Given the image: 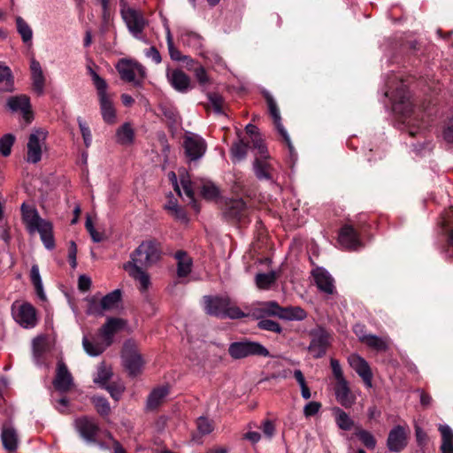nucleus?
Instances as JSON below:
<instances>
[{
    "label": "nucleus",
    "mask_w": 453,
    "mask_h": 453,
    "mask_svg": "<svg viewBox=\"0 0 453 453\" xmlns=\"http://www.w3.org/2000/svg\"><path fill=\"white\" fill-rule=\"evenodd\" d=\"M160 255L159 244L153 240H147L130 254V260L124 264V270L138 282L142 292L146 291L150 285V275L144 269L157 262Z\"/></svg>",
    "instance_id": "obj_1"
},
{
    "label": "nucleus",
    "mask_w": 453,
    "mask_h": 453,
    "mask_svg": "<svg viewBox=\"0 0 453 453\" xmlns=\"http://www.w3.org/2000/svg\"><path fill=\"white\" fill-rule=\"evenodd\" d=\"M20 210L22 221L28 234L34 235L38 233L44 247L50 250H53L55 248V239L52 223L41 218L38 211L33 205L24 203Z\"/></svg>",
    "instance_id": "obj_2"
},
{
    "label": "nucleus",
    "mask_w": 453,
    "mask_h": 453,
    "mask_svg": "<svg viewBox=\"0 0 453 453\" xmlns=\"http://www.w3.org/2000/svg\"><path fill=\"white\" fill-rule=\"evenodd\" d=\"M206 313L219 318H229L232 319L245 317V313L235 304L232 303L228 297L205 296Z\"/></svg>",
    "instance_id": "obj_3"
},
{
    "label": "nucleus",
    "mask_w": 453,
    "mask_h": 453,
    "mask_svg": "<svg viewBox=\"0 0 453 453\" xmlns=\"http://www.w3.org/2000/svg\"><path fill=\"white\" fill-rule=\"evenodd\" d=\"M119 1L120 16L127 30L134 37L141 39L143 30L148 26V21L143 13L140 10L130 6L127 0Z\"/></svg>",
    "instance_id": "obj_4"
},
{
    "label": "nucleus",
    "mask_w": 453,
    "mask_h": 453,
    "mask_svg": "<svg viewBox=\"0 0 453 453\" xmlns=\"http://www.w3.org/2000/svg\"><path fill=\"white\" fill-rule=\"evenodd\" d=\"M229 355L234 359L250 356L269 357V350L261 343L252 341L235 342L229 345Z\"/></svg>",
    "instance_id": "obj_5"
},
{
    "label": "nucleus",
    "mask_w": 453,
    "mask_h": 453,
    "mask_svg": "<svg viewBox=\"0 0 453 453\" xmlns=\"http://www.w3.org/2000/svg\"><path fill=\"white\" fill-rule=\"evenodd\" d=\"M255 160L253 170L258 180H271L272 165L268 161L269 155L266 147L260 139L253 141Z\"/></svg>",
    "instance_id": "obj_6"
},
{
    "label": "nucleus",
    "mask_w": 453,
    "mask_h": 453,
    "mask_svg": "<svg viewBox=\"0 0 453 453\" xmlns=\"http://www.w3.org/2000/svg\"><path fill=\"white\" fill-rule=\"evenodd\" d=\"M122 362L128 374L134 377L142 371L144 361L133 341H127L122 350Z\"/></svg>",
    "instance_id": "obj_7"
},
{
    "label": "nucleus",
    "mask_w": 453,
    "mask_h": 453,
    "mask_svg": "<svg viewBox=\"0 0 453 453\" xmlns=\"http://www.w3.org/2000/svg\"><path fill=\"white\" fill-rule=\"evenodd\" d=\"M48 132L43 129L34 130L27 144V161L36 164L42 159L43 151L46 150V138Z\"/></svg>",
    "instance_id": "obj_8"
},
{
    "label": "nucleus",
    "mask_w": 453,
    "mask_h": 453,
    "mask_svg": "<svg viewBox=\"0 0 453 453\" xmlns=\"http://www.w3.org/2000/svg\"><path fill=\"white\" fill-rule=\"evenodd\" d=\"M116 69L120 78L127 82H133L135 86H141V81L146 75L145 68L139 63L122 58L117 65Z\"/></svg>",
    "instance_id": "obj_9"
},
{
    "label": "nucleus",
    "mask_w": 453,
    "mask_h": 453,
    "mask_svg": "<svg viewBox=\"0 0 453 453\" xmlns=\"http://www.w3.org/2000/svg\"><path fill=\"white\" fill-rule=\"evenodd\" d=\"M14 320L23 328L36 326L38 317L35 308L29 303H14L12 307Z\"/></svg>",
    "instance_id": "obj_10"
},
{
    "label": "nucleus",
    "mask_w": 453,
    "mask_h": 453,
    "mask_svg": "<svg viewBox=\"0 0 453 453\" xmlns=\"http://www.w3.org/2000/svg\"><path fill=\"white\" fill-rule=\"evenodd\" d=\"M183 146L186 156L190 160L201 158L206 151V142L200 135L188 133L185 135Z\"/></svg>",
    "instance_id": "obj_11"
},
{
    "label": "nucleus",
    "mask_w": 453,
    "mask_h": 453,
    "mask_svg": "<svg viewBox=\"0 0 453 453\" xmlns=\"http://www.w3.org/2000/svg\"><path fill=\"white\" fill-rule=\"evenodd\" d=\"M408 444L407 427L397 425L395 426L388 433L387 438V448L392 453H399L403 451Z\"/></svg>",
    "instance_id": "obj_12"
},
{
    "label": "nucleus",
    "mask_w": 453,
    "mask_h": 453,
    "mask_svg": "<svg viewBox=\"0 0 453 453\" xmlns=\"http://www.w3.org/2000/svg\"><path fill=\"white\" fill-rule=\"evenodd\" d=\"M386 96H390L393 102V110L403 116L409 115L412 111V104L410 101V96L404 85H401L395 91L392 93L387 91Z\"/></svg>",
    "instance_id": "obj_13"
},
{
    "label": "nucleus",
    "mask_w": 453,
    "mask_h": 453,
    "mask_svg": "<svg viewBox=\"0 0 453 453\" xmlns=\"http://www.w3.org/2000/svg\"><path fill=\"white\" fill-rule=\"evenodd\" d=\"M6 104L11 111L21 113L27 122L29 123L33 119L30 99L27 96L19 95L11 96L7 99Z\"/></svg>",
    "instance_id": "obj_14"
},
{
    "label": "nucleus",
    "mask_w": 453,
    "mask_h": 453,
    "mask_svg": "<svg viewBox=\"0 0 453 453\" xmlns=\"http://www.w3.org/2000/svg\"><path fill=\"white\" fill-rule=\"evenodd\" d=\"M349 366L362 378L367 388L372 386V372L367 361L358 354L353 353L349 356Z\"/></svg>",
    "instance_id": "obj_15"
},
{
    "label": "nucleus",
    "mask_w": 453,
    "mask_h": 453,
    "mask_svg": "<svg viewBox=\"0 0 453 453\" xmlns=\"http://www.w3.org/2000/svg\"><path fill=\"white\" fill-rule=\"evenodd\" d=\"M312 276L321 292L326 295H333L335 292L334 280L326 270L317 267L312 270Z\"/></svg>",
    "instance_id": "obj_16"
},
{
    "label": "nucleus",
    "mask_w": 453,
    "mask_h": 453,
    "mask_svg": "<svg viewBox=\"0 0 453 453\" xmlns=\"http://www.w3.org/2000/svg\"><path fill=\"white\" fill-rule=\"evenodd\" d=\"M127 325V321L119 318H109L105 324L100 329V336L106 346L113 342V336L119 331L122 330Z\"/></svg>",
    "instance_id": "obj_17"
},
{
    "label": "nucleus",
    "mask_w": 453,
    "mask_h": 453,
    "mask_svg": "<svg viewBox=\"0 0 453 453\" xmlns=\"http://www.w3.org/2000/svg\"><path fill=\"white\" fill-rule=\"evenodd\" d=\"M75 427L81 436L88 442H95L98 426L93 418L82 417L75 420Z\"/></svg>",
    "instance_id": "obj_18"
},
{
    "label": "nucleus",
    "mask_w": 453,
    "mask_h": 453,
    "mask_svg": "<svg viewBox=\"0 0 453 453\" xmlns=\"http://www.w3.org/2000/svg\"><path fill=\"white\" fill-rule=\"evenodd\" d=\"M53 385L58 391L62 393L67 392L73 386V376L62 361L58 363Z\"/></svg>",
    "instance_id": "obj_19"
},
{
    "label": "nucleus",
    "mask_w": 453,
    "mask_h": 453,
    "mask_svg": "<svg viewBox=\"0 0 453 453\" xmlns=\"http://www.w3.org/2000/svg\"><path fill=\"white\" fill-rule=\"evenodd\" d=\"M334 395L336 401L345 408H350L357 401V395L351 390L348 380L335 383Z\"/></svg>",
    "instance_id": "obj_20"
},
{
    "label": "nucleus",
    "mask_w": 453,
    "mask_h": 453,
    "mask_svg": "<svg viewBox=\"0 0 453 453\" xmlns=\"http://www.w3.org/2000/svg\"><path fill=\"white\" fill-rule=\"evenodd\" d=\"M166 76L175 90L185 93L190 88V79L183 71L180 69L168 71Z\"/></svg>",
    "instance_id": "obj_21"
},
{
    "label": "nucleus",
    "mask_w": 453,
    "mask_h": 453,
    "mask_svg": "<svg viewBox=\"0 0 453 453\" xmlns=\"http://www.w3.org/2000/svg\"><path fill=\"white\" fill-rule=\"evenodd\" d=\"M339 243L348 250H357L361 246L357 234L350 226H343L339 234Z\"/></svg>",
    "instance_id": "obj_22"
},
{
    "label": "nucleus",
    "mask_w": 453,
    "mask_h": 453,
    "mask_svg": "<svg viewBox=\"0 0 453 453\" xmlns=\"http://www.w3.org/2000/svg\"><path fill=\"white\" fill-rule=\"evenodd\" d=\"M265 99L268 104L269 112L273 119L274 125L278 132L281 134V136L286 140V142L290 146L289 137L286 129L283 127V125L281 124L280 111L278 109L275 100L268 93L265 94Z\"/></svg>",
    "instance_id": "obj_23"
},
{
    "label": "nucleus",
    "mask_w": 453,
    "mask_h": 453,
    "mask_svg": "<svg viewBox=\"0 0 453 453\" xmlns=\"http://www.w3.org/2000/svg\"><path fill=\"white\" fill-rule=\"evenodd\" d=\"M328 345L329 337L327 334L321 332L312 338L308 349L315 358H319L326 354Z\"/></svg>",
    "instance_id": "obj_24"
},
{
    "label": "nucleus",
    "mask_w": 453,
    "mask_h": 453,
    "mask_svg": "<svg viewBox=\"0 0 453 453\" xmlns=\"http://www.w3.org/2000/svg\"><path fill=\"white\" fill-rule=\"evenodd\" d=\"M2 442L5 449L14 451L18 447V435L16 430L9 424L2 427Z\"/></svg>",
    "instance_id": "obj_25"
},
{
    "label": "nucleus",
    "mask_w": 453,
    "mask_h": 453,
    "mask_svg": "<svg viewBox=\"0 0 453 453\" xmlns=\"http://www.w3.org/2000/svg\"><path fill=\"white\" fill-rule=\"evenodd\" d=\"M134 141V129L130 122H125L116 130V142L120 145L128 146Z\"/></svg>",
    "instance_id": "obj_26"
},
{
    "label": "nucleus",
    "mask_w": 453,
    "mask_h": 453,
    "mask_svg": "<svg viewBox=\"0 0 453 453\" xmlns=\"http://www.w3.org/2000/svg\"><path fill=\"white\" fill-rule=\"evenodd\" d=\"M169 394V388L167 386H161L154 388L149 395L147 399V408L154 410L157 408L166 399Z\"/></svg>",
    "instance_id": "obj_27"
},
{
    "label": "nucleus",
    "mask_w": 453,
    "mask_h": 453,
    "mask_svg": "<svg viewBox=\"0 0 453 453\" xmlns=\"http://www.w3.org/2000/svg\"><path fill=\"white\" fill-rule=\"evenodd\" d=\"M177 260V274L180 278L188 276L192 268V259L184 251H178L175 254Z\"/></svg>",
    "instance_id": "obj_28"
},
{
    "label": "nucleus",
    "mask_w": 453,
    "mask_h": 453,
    "mask_svg": "<svg viewBox=\"0 0 453 453\" xmlns=\"http://www.w3.org/2000/svg\"><path fill=\"white\" fill-rule=\"evenodd\" d=\"M31 72L33 79V86L35 90L39 94H42L44 88V76L38 61L33 59L31 61Z\"/></svg>",
    "instance_id": "obj_29"
},
{
    "label": "nucleus",
    "mask_w": 453,
    "mask_h": 453,
    "mask_svg": "<svg viewBox=\"0 0 453 453\" xmlns=\"http://www.w3.org/2000/svg\"><path fill=\"white\" fill-rule=\"evenodd\" d=\"M101 113L104 120L108 124H114L116 122V111L110 97L99 99Z\"/></svg>",
    "instance_id": "obj_30"
},
{
    "label": "nucleus",
    "mask_w": 453,
    "mask_h": 453,
    "mask_svg": "<svg viewBox=\"0 0 453 453\" xmlns=\"http://www.w3.org/2000/svg\"><path fill=\"white\" fill-rule=\"evenodd\" d=\"M307 317L306 311L299 306L282 308L280 319L285 320H303Z\"/></svg>",
    "instance_id": "obj_31"
},
{
    "label": "nucleus",
    "mask_w": 453,
    "mask_h": 453,
    "mask_svg": "<svg viewBox=\"0 0 453 453\" xmlns=\"http://www.w3.org/2000/svg\"><path fill=\"white\" fill-rule=\"evenodd\" d=\"M82 345H83V348H84L85 351L87 352V354L91 357L99 356L108 347V346H106V343H105V342H104V340H102L101 342H96V341L91 342L87 337L83 338Z\"/></svg>",
    "instance_id": "obj_32"
},
{
    "label": "nucleus",
    "mask_w": 453,
    "mask_h": 453,
    "mask_svg": "<svg viewBox=\"0 0 453 453\" xmlns=\"http://www.w3.org/2000/svg\"><path fill=\"white\" fill-rule=\"evenodd\" d=\"M333 412L335 416V422L339 428L344 431H349L352 428L354 422L350 417L339 407H334Z\"/></svg>",
    "instance_id": "obj_33"
},
{
    "label": "nucleus",
    "mask_w": 453,
    "mask_h": 453,
    "mask_svg": "<svg viewBox=\"0 0 453 453\" xmlns=\"http://www.w3.org/2000/svg\"><path fill=\"white\" fill-rule=\"evenodd\" d=\"M13 89V77L8 66L0 65V91L9 92Z\"/></svg>",
    "instance_id": "obj_34"
},
{
    "label": "nucleus",
    "mask_w": 453,
    "mask_h": 453,
    "mask_svg": "<svg viewBox=\"0 0 453 453\" xmlns=\"http://www.w3.org/2000/svg\"><path fill=\"white\" fill-rule=\"evenodd\" d=\"M101 301L103 308H104L105 311L116 309L121 302V291L115 289L104 296Z\"/></svg>",
    "instance_id": "obj_35"
},
{
    "label": "nucleus",
    "mask_w": 453,
    "mask_h": 453,
    "mask_svg": "<svg viewBox=\"0 0 453 453\" xmlns=\"http://www.w3.org/2000/svg\"><path fill=\"white\" fill-rule=\"evenodd\" d=\"M31 281L35 288V292L38 297L42 300L46 299V296L43 290L42 280L40 275L39 267L37 265H33L30 273Z\"/></svg>",
    "instance_id": "obj_36"
},
{
    "label": "nucleus",
    "mask_w": 453,
    "mask_h": 453,
    "mask_svg": "<svg viewBox=\"0 0 453 453\" xmlns=\"http://www.w3.org/2000/svg\"><path fill=\"white\" fill-rule=\"evenodd\" d=\"M277 280L275 272L257 273L255 278L256 285L259 289H268Z\"/></svg>",
    "instance_id": "obj_37"
},
{
    "label": "nucleus",
    "mask_w": 453,
    "mask_h": 453,
    "mask_svg": "<svg viewBox=\"0 0 453 453\" xmlns=\"http://www.w3.org/2000/svg\"><path fill=\"white\" fill-rule=\"evenodd\" d=\"M365 339L364 343L377 351H385L388 348V340L386 337L368 334L367 338Z\"/></svg>",
    "instance_id": "obj_38"
},
{
    "label": "nucleus",
    "mask_w": 453,
    "mask_h": 453,
    "mask_svg": "<svg viewBox=\"0 0 453 453\" xmlns=\"http://www.w3.org/2000/svg\"><path fill=\"white\" fill-rule=\"evenodd\" d=\"M180 39L184 44H187L188 46L192 47L196 50H200L203 48V38L196 33H183L180 36Z\"/></svg>",
    "instance_id": "obj_39"
},
{
    "label": "nucleus",
    "mask_w": 453,
    "mask_h": 453,
    "mask_svg": "<svg viewBox=\"0 0 453 453\" xmlns=\"http://www.w3.org/2000/svg\"><path fill=\"white\" fill-rule=\"evenodd\" d=\"M17 30L21 35L22 41L25 43L30 42L33 37V31L29 25L21 18H16Z\"/></svg>",
    "instance_id": "obj_40"
},
{
    "label": "nucleus",
    "mask_w": 453,
    "mask_h": 453,
    "mask_svg": "<svg viewBox=\"0 0 453 453\" xmlns=\"http://www.w3.org/2000/svg\"><path fill=\"white\" fill-rule=\"evenodd\" d=\"M248 144L242 141H238L234 143L231 148L232 160L234 162H240L245 158L248 152Z\"/></svg>",
    "instance_id": "obj_41"
},
{
    "label": "nucleus",
    "mask_w": 453,
    "mask_h": 453,
    "mask_svg": "<svg viewBox=\"0 0 453 453\" xmlns=\"http://www.w3.org/2000/svg\"><path fill=\"white\" fill-rule=\"evenodd\" d=\"M88 72L91 75L93 83L97 89L99 99L108 97L107 95V83L105 80L101 78L93 69L89 68Z\"/></svg>",
    "instance_id": "obj_42"
},
{
    "label": "nucleus",
    "mask_w": 453,
    "mask_h": 453,
    "mask_svg": "<svg viewBox=\"0 0 453 453\" xmlns=\"http://www.w3.org/2000/svg\"><path fill=\"white\" fill-rule=\"evenodd\" d=\"M111 375V368L107 367L104 364H101L98 367L96 376L94 378V382L104 388L107 386L106 383Z\"/></svg>",
    "instance_id": "obj_43"
},
{
    "label": "nucleus",
    "mask_w": 453,
    "mask_h": 453,
    "mask_svg": "<svg viewBox=\"0 0 453 453\" xmlns=\"http://www.w3.org/2000/svg\"><path fill=\"white\" fill-rule=\"evenodd\" d=\"M246 204L242 199H236L230 202L228 213L231 217L240 219L244 215Z\"/></svg>",
    "instance_id": "obj_44"
},
{
    "label": "nucleus",
    "mask_w": 453,
    "mask_h": 453,
    "mask_svg": "<svg viewBox=\"0 0 453 453\" xmlns=\"http://www.w3.org/2000/svg\"><path fill=\"white\" fill-rule=\"evenodd\" d=\"M165 34H166V42L167 48L169 51V55L173 60L180 61L181 60V53L178 50L173 41V35L170 30V27L167 24L165 25Z\"/></svg>",
    "instance_id": "obj_45"
},
{
    "label": "nucleus",
    "mask_w": 453,
    "mask_h": 453,
    "mask_svg": "<svg viewBox=\"0 0 453 453\" xmlns=\"http://www.w3.org/2000/svg\"><path fill=\"white\" fill-rule=\"evenodd\" d=\"M15 142V136L12 134H6L0 138V153L4 157L11 154L12 148Z\"/></svg>",
    "instance_id": "obj_46"
},
{
    "label": "nucleus",
    "mask_w": 453,
    "mask_h": 453,
    "mask_svg": "<svg viewBox=\"0 0 453 453\" xmlns=\"http://www.w3.org/2000/svg\"><path fill=\"white\" fill-rule=\"evenodd\" d=\"M356 434L367 449H373L376 447V439L371 432L360 429Z\"/></svg>",
    "instance_id": "obj_47"
},
{
    "label": "nucleus",
    "mask_w": 453,
    "mask_h": 453,
    "mask_svg": "<svg viewBox=\"0 0 453 453\" xmlns=\"http://www.w3.org/2000/svg\"><path fill=\"white\" fill-rule=\"evenodd\" d=\"M282 307H280L276 302L270 301L264 303L261 307V311L268 316H276L280 319Z\"/></svg>",
    "instance_id": "obj_48"
},
{
    "label": "nucleus",
    "mask_w": 453,
    "mask_h": 453,
    "mask_svg": "<svg viewBox=\"0 0 453 453\" xmlns=\"http://www.w3.org/2000/svg\"><path fill=\"white\" fill-rule=\"evenodd\" d=\"M211 107L217 114H223L224 113V100L223 98L218 95V94H210L208 96Z\"/></svg>",
    "instance_id": "obj_49"
},
{
    "label": "nucleus",
    "mask_w": 453,
    "mask_h": 453,
    "mask_svg": "<svg viewBox=\"0 0 453 453\" xmlns=\"http://www.w3.org/2000/svg\"><path fill=\"white\" fill-rule=\"evenodd\" d=\"M201 193L202 196L208 200L216 198L219 194L218 188L211 181L204 182Z\"/></svg>",
    "instance_id": "obj_50"
},
{
    "label": "nucleus",
    "mask_w": 453,
    "mask_h": 453,
    "mask_svg": "<svg viewBox=\"0 0 453 453\" xmlns=\"http://www.w3.org/2000/svg\"><path fill=\"white\" fill-rule=\"evenodd\" d=\"M330 365H331L333 375L335 379L336 383L347 381V380L343 374V371L342 369L340 362L337 359L331 358Z\"/></svg>",
    "instance_id": "obj_51"
},
{
    "label": "nucleus",
    "mask_w": 453,
    "mask_h": 453,
    "mask_svg": "<svg viewBox=\"0 0 453 453\" xmlns=\"http://www.w3.org/2000/svg\"><path fill=\"white\" fill-rule=\"evenodd\" d=\"M79 127L84 141V144L87 148H88L92 143V134L89 127L86 124L85 121L81 118H78Z\"/></svg>",
    "instance_id": "obj_52"
},
{
    "label": "nucleus",
    "mask_w": 453,
    "mask_h": 453,
    "mask_svg": "<svg viewBox=\"0 0 453 453\" xmlns=\"http://www.w3.org/2000/svg\"><path fill=\"white\" fill-rule=\"evenodd\" d=\"M180 185L185 196L190 200V202H194V191L192 182L188 175L180 176Z\"/></svg>",
    "instance_id": "obj_53"
},
{
    "label": "nucleus",
    "mask_w": 453,
    "mask_h": 453,
    "mask_svg": "<svg viewBox=\"0 0 453 453\" xmlns=\"http://www.w3.org/2000/svg\"><path fill=\"white\" fill-rule=\"evenodd\" d=\"M93 403L99 414L107 415L110 412V404L105 398L100 396L94 397Z\"/></svg>",
    "instance_id": "obj_54"
},
{
    "label": "nucleus",
    "mask_w": 453,
    "mask_h": 453,
    "mask_svg": "<svg viewBox=\"0 0 453 453\" xmlns=\"http://www.w3.org/2000/svg\"><path fill=\"white\" fill-rule=\"evenodd\" d=\"M258 327L263 330L274 332V333H281L282 328L279 323L271 320V319H262L258 322Z\"/></svg>",
    "instance_id": "obj_55"
},
{
    "label": "nucleus",
    "mask_w": 453,
    "mask_h": 453,
    "mask_svg": "<svg viewBox=\"0 0 453 453\" xmlns=\"http://www.w3.org/2000/svg\"><path fill=\"white\" fill-rule=\"evenodd\" d=\"M88 303L87 313L88 315H103L105 310L103 308L102 301L98 302L95 298H91Z\"/></svg>",
    "instance_id": "obj_56"
},
{
    "label": "nucleus",
    "mask_w": 453,
    "mask_h": 453,
    "mask_svg": "<svg viewBox=\"0 0 453 453\" xmlns=\"http://www.w3.org/2000/svg\"><path fill=\"white\" fill-rule=\"evenodd\" d=\"M104 388L108 390L113 399L119 400L125 390V386L123 383H113L104 387Z\"/></svg>",
    "instance_id": "obj_57"
},
{
    "label": "nucleus",
    "mask_w": 453,
    "mask_h": 453,
    "mask_svg": "<svg viewBox=\"0 0 453 453\" xmlns=\"http://www.w3.org/2000/svg\"><path fill=\"white\" fill-rule=\"evenodd\" d=\"M321 408V404L319 402H309L303 408V414L306 418L311 417L317 414Z\"/></svg>",
    "instance_id": "obj_58"
},
{
    "label": "nucleus",
    "mask_w": 453,
    "mask_h": 453,
    "mask_svg": "<svg viewBox=\"0 0 453 453\" xmlns=\"http://www.w3.org/2000/svg\"><path fill=\"white\" fill-rule=\"evenodd\" d=\"M86 228L88 232L89 233L93 242H100L103 240V235L101 233L97 232L90 219H87L85 223Z\"/></svg>",
    "instance_id": "obj_59"
},
{
    "label": "nucleus",
    "mask_w": 453,
    "mask_h": 453,
    "mask_svg": "<svg viewBox=\"0 0 453 453\" xmlns=\"http://www.w3.org/2000/svg\"><path fill=\"white\" fill-rule=\"evenodd\" d=\"M197 427L201 434H206L212 431L211 422L205 418H199L197 421Z\"/></svg>",
    "instance_id": "obj_60"
},
{
    "label": "nucleus",
    "mask_w": 453,
    "mask_h": 453,
    "mask_svg": "<svg viewBox=\"0 0 453 453\" xmlns=\"http://www.w3.org/2000/svg\"><path fill=\"white\" fill-rule=\"evenodd\" d=\"M195 75L201 85H206L209 82V77L203 66H199L195 70Z\"/></svg>",
    "instance_id": "obj_61"
},
{
    "label": "nucleus",
    "mask_w": 453,
    "mask_h": 453,
    "mask_svg": "<svg viewBox=\"0 0 453 453\" xmlns=\"http://www.w3.org/2000/svg\"><path fill=\"white\" fill-rule=\"evenodd\" d=\"M145 56L151 58L156 64H159L162 60L159 51L155 47H150L145 51Z\"/></svg>",
    "instance_id": "obj_62"
},
{
    "label": "nucleus",
    "mask_w": 453,
    "mask_h": 453,
    "mask_svg": "<svg viewBox=\"0 0 453 453\" xmlns=\"http://www.w3.org/2000/svg\"><path fill=\"white\" fill-rule=\"evenodd\" d=\"M443 137L446 142H453V119H450L444 131H443Z\"/></svg>",
    "instance_id": "obj_63"
},
{
    "label": "nucleus",
    "mask_w": 453,
    "mask_h": 453,
    "mask_svg": "<svg viewBox=\"0 0 453 453\" xmlns=\"http://www.w3.org/2000/svg\"><path fill=\"white\" fill-rule=\"evenodd\" d=\"M439 431L441 434V440L453 439V431L448 425H440Z\"/></svg>",
    "instance_id": "obj_64"
}]
</instances>
